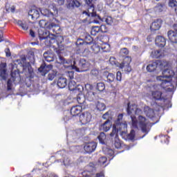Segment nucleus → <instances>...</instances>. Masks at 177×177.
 Returning a JSON list of instances; mask_svg holds the SVG:
<instances>
[{
	"instance_id": "f257e3e1",
	"label": "nucleus",
	"mask_w": 177,
	"mask_h": 177,
	"mask_svg": "<svg viewBox=\"0 0 177 177\" xmlns=\"http://www.w3.org/2000/svg\"><path fill=\"white\" fill-rule=\"evenodd\" d=\"M127 113L128 115H130L131 117V125L133 128H134V129H138L139 126L142 132L143 133H145V135H147L149 131V120L146 119V117L140 115L142 114V113H143L142 111V109H138L136 104H131V102H129L127 104ZM135 115H139L138 117V119Z\"/></svg>"
},
{
	"instance_id": "f03ea898",
	"label": "nucleus",
	"mask_w": 177,
	"mask_h": 177,
	"mask_svg": "<svg viewBox=\"0 0 177 177\" xmlns=\"http://www.w3.org/2000/svg\"><path fill=\"white\" fill-rule=\"evenodd\" d=\"M168 64L169 63L167 61L156 60L147 66V71H148V73H154V71H156L158 69L162 70L165 68V67H168Z\"/></svg>"
},
{
	"instance_id": "7ed1b4c3",
	"label": "nucleus",
	"mask_w": 177,
	"mask_h": 177,
	"mask_svg": "<svg viewBox=\"0 0 177 177\" xmlns=\"http://www.w3.org/2000/svg\"><path fill=\"white\" fill-rule=\"evenodd\" d=\"M77 55H80V56H84V53H88L89 50L88 49V46L86 45L85 41L82 39H77L76 41L75 48Z\"/></svg>"
},
{
	"instance_id": "20e7f679",
	"label": "nucleus",
	"mask_w": 177,
	"mask_h": 177,
	"mask_svg": "<svg viewBox=\"0 0 177 177\" xmlns=\"http://www.w3.org/2000/svg\"><path fill=\"white\" fill-rule=\"evenodd\" d=\"M74 64L72 66L73 70H75L77 73L81 71H88L89 70V62H88L85 59H80L79 61V67L75 66V62H73Z\"/></svg>"
},
{
	"instance_id": "39448f33",
	"label": "nucleus",
	"mask_w": 177,
	"mask_h": 177,
	"mask_svg": "<svg viewBox=\"0 0 177 177\" xmlns=\"http://www.w3.org/2000/svg\"><path fill=\"white\" fill-rule=\"evenodd\" d=\"M131 62H132V58L129 56H126L124 58L123 62L120 64V68H123L125 73H131V71H132Z\"/></svg>"
},
{
	"instance_id": "423d86ee",
	"label": "nucleus",
	"mask_w": 177,
	"mask_h": 177,
	"mask_svg": "<svg viewBox=\"0 0 177 177\" xmlns=\"http://www.w3.org/2000/svg\"><path fill=\"white\" fill-rule=\"evenodd\" d=\"M159 81H162L160 83V86L163 89H165L167 92H174L175 90V86L172 83V80H158Z\"/></svg>"
},
{
	"instance_id": "0eeeda50",
	"label": "nucleus",
	"mask_w": 177,
	"mask_h": 177,
	"mask_svg": "<svg viewBox=\"0 0 177 177\" xmlns=\"http://www.w3.org/2000/svg\"><path fill=\"white\" fill-rule=\"evenodd\" d=\"M164 78H174L175 84H177V75H175V72L171 69H165L162 72V76H158L157 80H164Z\"/></svg>"
},
{
	"instance_id": "6e6552de",
	"label": "nucleus",
	"mask_w": 177,
	"mask_h": 177,
	"mask_svg": "<svg viewBox=\"0 0 177 177\" xmlns=\"http://www.w3.org/2000/svg\"><path fill=\"white\" fill-rule=\"evenodd\" d=\"M124 118L123 113H120L118 115V119L115 121V125H117L118 128L119 129V131L121 132H124L127 128H128V124H127V122H122V118Z\"/></svg>"
},
{
	"instance_id": "1a4fd4ad",
	"label": "nucleus",
	"mask_w": 177,
	"mask_h": 177,
	"mask_svg": "<svg viewBox=\"0 0 177 177\" xmlns=\"http://www.w3.org/2000/svg\"><path fill=\"white\" fill-rule=\"evenodd\" d=\"M90 121H92V114H91L90 112H83L80 115V122L82 125H86V124H89Z\"/></svg>"
},
{
	"instance_id": "9d476101",
	"label": "nucleus",
	"mask_w": 177,
	"mask_h": 177,
	"mask_svg": "<svg viewBox=\"0 0 177 177\" xmlns=\"http://www.w3.org/2000/svg\"><path fill=\"white\" fill-rule=\"evenodd\" d=\"M97 146V144H96L95 142H88L84 146V150L86 151V153L91 154V153H93V151L96 150Z\"/></svg>"
},
{
	"instance_id": "9b49d317",
	"label": "nucleus",
	"mask_w": 177,
	"mask_h": 177,
	"mask_svg": "<svg viewBox=\"0 0 177 177\" xmlns=\"http://www.w3.org/2000/svg\"><path fill=\"white\" fill-rule=\"evenodd\" d=\"M162 26V19H155L150 26L151 31H158Z\"/></svg>"
},
{
	"instance_id": "f8f14e48",
	"label": "nucleus",
	"mask_w": 177,
	"mask_h": 177,
	"mask_svg": "<svg viewBox=\"0 0 177 177\" xmlns=\"http://www.w3.org/2000/svg\"><path fill=\"white\" fill-rule=\"evenodd\" d=\"M111 129V121L107 119L103 124L99 126L100 131H103V132H109Z\"/></svg>"
},
{
	"instance_id": "ddd939ff",
	"label": "nucleus",
	"mask_w": 177,
	"mask_h": 177,
	"mask_svg": "<svg viewBox=\"0 0 177 177\" xmlns=\"http://www.w3.org/2000/svg\"><path fill=\"white\" fill-rule=\"evenodd\" d=\"M155 44L158 48H164L167 44V39L162 36H157L155 39Z\"/></svg>"
},
{
	"instance_id": "4468645a",
	"label": "nucleus",
	"mask_w": 177,
	"mask_h": 177,
	"mask_svg": "<svg viewBox=\"0 0 177 177\" xmlns=\"http://www.w3.org/2000/svg\"><path fill=\"white\" fill-rule=\"evenodd\" d=\"M151 95L153 100H165V98L162 97V92L158 90L152 91Z\"/></svg>"
},
{
	"instance_id": "2eb2a0df",
	"label": "nucleus",
	"mask_w": 177,
	"mask_h": 177,
	"mask_svg": "<svg viewBox=\"0 0 177 177\" xmlns=\"http://www.w3.org/2000/svg\"><path fill=\"white\" fill-rule=\"evenodd\" d=\"M144 113L148 118L153 120V118H156V112L154 109H151L149 106H145L144 108Z\"/></svg>"
},
{
	"instance_id": "dca6fc26",
	"label": "nucleus",
	"mask_w": 177,
	"mask_h": 177,
	"mask_svg": "<svg viewBox=\"0 0 177 177\" xmlns=\"http://www.w3.org/2000/svg\"><path fill=\"white\" fill-rule=\"evenodd\" d=\"M167 37L170 41L172 42V44H177V30H169L167 32Z\"/></svg>"
},
{
	"instance_id": "f3484780",
	"label": "nucleus",
	"mask_w": 177,
	"mask_h": 177,
	"mask_svg": "<svg viewBox=\"0 0 177 177\" xmlns=\"http://www.w3.org/2000/svg\"><path fill=\"white\" fill-rule=\"evenodd\" d=\"M82 111V106L81 105L73 106L71 109V114L73 117H76V115H79L81 114Z\"/></svg>"
},
{
	"instance_id": "a211bd4d",
	"label": "nucleus",
	"mask_w": 177,
	"mask_h": 177,
	"mask_svg": "<svg viewBox=\"0 0 177 177\" xmlns=\"http://www.w3.org/2000/svg\"><path fill=\"white\" fill-rule=\"evenodd\" d=\"M47 28L53 31L54 34H59L60 32V26L53 22L49 23Z\"/></svg>"
},
{
	"instance_id": "6ab92c4d",
	"label": "nucleus",
	"mask_w": 177,
	"mask_h": 177,
	"mask_svg": "<svg viewBox=\"0 0 177 177\" xmlns=\"http://www.w3.org/2000/svg\"><path fill=\"white\" fill-rule=\"evenodd\" d=\"M28 15L30 16L32 20L39 19V10L37 8L30 9L28 12Z\"/></svg>"
},
{
	"instance_id": "aec40b11",
	"label": "nucleus",
	"mask_w": 177,
	"mask_h": 177,
	"mask_svg": "<svg viewBox=\"0 0 177 177\" xmlns=\"http://www.w3.org/2000/svg\"><path fill=\"white\" fill-rule=\"evenodd\" d=\"M165 56L164 50H155L151 52V57L153 59H161Z\"/></svg>"
},
{
	"instance_id": "412c9836",
	"label": "nucleus",
	"mask_w": 177,
	"mask_h": 177,
	"mask_svg": "<svg viewBox=\"0 0 177 177\" xmlns=\"http://www.w3.org/2000/svg\"><path fill=\"white\" fill-rule=\"evenodd\" d=\"M6 63H1L0 64V77H2V80H6L7 78L6 75Z\"/></svg>"
},
{
	"instance_id": "4be33fe9",
	"label": "nucleus",
	"mask_w": 177,
	"mask_h": 177,
	"mask_svg": "<svg viewBox=\"0 0 177 177\" xmlns=\"http://www.w3.org/2000/svg\"><path fill=\"white\" fill-rule=\"evenodd\" d=\"M57 85L60 89L64 88L65 86H67V79L66 77H60L57 80Z\"/></svg>"
},
{
	"instance_id": "5701e85b",
	"label": "nucleus",
	"mask_w": 177,
	"mask_h": 177,
	"mask_svg": "<svg viewBox=\"0 0 177 177\" xmlns=\"http://www.w3.org/2000/svg\"><path fill=\"white\" fill-rule=\"evenodd\" d=\"M50 68H52V65L46 66V64L44 63L39 68L38 71H39V73H43L44 74H48V73H49V71H50Z\"/></svg>"
},
{
	"instance_id": "b1692460",
	"label": "nucleus",
	"mask_w": 177,
	"mask_h": 177,
	"mask_svg": "<svg viewBox=\"0 0 177 177\" xmlns=\"http://www.w3.org/2000/svg\"><path fill=\"white\" fill-rule=\"evenodd\" d=\"M43 56L44 57V60L48 63H50V62H53L55 60V54L50 53V51L44 53Z\"/></svg>"
},
{
	"instance_id": "393cba45",
	"label": "nucleus",
	"mask_w": 177,
	"mask_h": 177,
	"mask_svg": "<svg viewBox=\"0 0 177 177\" xmlns=\"http://www.w3.org/2000/svg\"><path fill=\"white\" fill-rule=\"evenodd\" d=\"M39 37L41 41L44 39H48V38H50L49 37V32L46 30H39Z\"/></svg>"
},
{
	"instance_id": "a878e982",
	"label": "nucleus",
	"mask_w": 177,
	"mask_h": 177,
	"mask_svg": "<svg viewBox=\"0 0 177 177\" xmlns=\"http://www.w3.org/2000/svg\"><path fill=\"white\" fill-rule=\"evenodd\" d=\"M118 127L115 124L113 125L112 127V131L109 133L110 138L113 139L114 138L115 139L118 138Z\"/></svg>"
},
{
	"instance_id": "bb28decb",
	"label": "nucleus",
	"mask_w": 177,
	"mask_h": 177,
	"mask_svg": "<svg viewBox=\"0 0 177 177\" xmlns=\"http://www.w3.org/2000/svg\"><path fill=\"white\" fill-rule=\"evenodd\" d=\"M102 27L103 26H93L91 28V34L93 37L97 35L100 31L103 32V30H102Z\"/></svg>"
},
{
	"instance_id": "cd10ccee",
	"label": "nucleus",
	"mask_w": 177,
	"mask_h": 177,
	"mask_svg": "<svg viewBox=\"0 0 177 177\" xmlns=\"http://www.w3.org/2000/svg\"><path fill=\"white\" fill-rule=\"evenodd\" d=\"M106 138L107 137L106 136V133H104V132H101L97 136V139L101 145H106Z\"/></svg>"
},
{
	"instance_id": "c85d7f7f",
	"label": "nucleus",
	"mask_w": 177,
	"mask_h": 177,
	"mask_svg": "<svg viewBox=\"0 0 177 177\" xmlns=\"http://www.w3.org/2000/svg\"><path fill=\"white\" fill-rule=\"evenodd\" d=\"M62 5H64V0H57L55 3H52V6L54 10L57 12L58 6H62Z\"/></svg>"
},
{
	"instance_id": "c756f323",
	"label": "nucleus",
	"mask_w": 177,
	"mask_h": 177,
	"mask_svg": "<svg viewBox=\"0 0 177 177\" xmlns=\"http://www.w3.org/2000/svg\"><path fill=\"white\" fill-rule=\"evenodd\" d=\"M75 82L71 81L68 83V89L69 91H80V88L77 87Z\"/></svg>"
},
{
	"instance_id": "7c9ffc66",
	"label": "nucleus",
	"mask_w": 177,
	"mask_h": 177,
	"mask_svg": "<svg viewBox=\"0 0 177 177\" xmlns=\"http://www.w3.org/2000/svg\"><path fill=\"white\" fill-rule=\"evenodd\" d=\"M17 24L19 27H21L22 30H24V31L28 30V24H27L26 21L19 20Z\"/></svg>"
},
{
	"instance_id": "2f4dec72",
	"label": "nucleus",
	"mask_w": 177,
	"mask_h": 177,
	"mask_svg": "<svg viewBox=\"0 0 177 177\" xmlns=\"http://www.w3.org/2000/svg\"><path fill=\"white\" fill-rule=\"evenodd\" d=\"M96 109L99 111H104V110H106V104H104L103 102H97Z\"/></svg>"
},
{
	"instance_id": "473e14b6",
	"label": "nucleus",
	"mask_w": 177,
	"mask_h": 177,
	"mask_svg": "<svg viewBox=\"0 0 177 177\" xmlns=\"http://www.w3.org/2000/svg\"><path fill=\"white\" fill-rule=\"evenodd\" d=\"M155 9L156 12L161 13V12H164V10L165 9V4L158 3L155 7Z\"/></svg>"
},
{
	"instance_id": "72a5a7b5",
	"label": "nucleus",
	"mask_w": 177,
	"mask_h": 177,
	"mask_svg": "<svg viewBox=\"0 0 177 177\" xmlns=\"http://www.w3.org/2000/svg\"><path fill=\"white\" fill-rule=\"evenodd\" d=\"M95 92L93 91H88L87 94H86V97L87 100H88V102H93V100H95Z\"/></svg>"
},
{
	"instance_id": "f704fd0d",
	"label": "nucleus",
	"mask_w": 177,
	"mask_h": 177,
	"mask_svg": "<svg viewBox=\"0 0 177 177\" xmlns=\"http://www.w3.org/2000/svg\"><path fill=\"white\" fill-rule=\"evenodd\" d=\"M97 42H102L101 45L107 44V37L104 35H100L97 37Z\"/></svg>"
},
{
	"instance_id": "c9c22d12",
	"label": "nucleus",
	"mask_w": 177,
	"mask_h": 177,
	"mask_svg": "<svg viewBox=\"0 0 177 177\" xmlns=\"http://www.w3.org/2000/svg\"><path fill=\"white\" fill-rule=\"evenodd\" d=\"M91 50L93 51V53H95V55H97V53H99V52H101V48L97 44H94L92 45Z\"/></svg>"
},
{
	"instance_id": "e433bc0d",
	"label": "nucleus",
	"mask_w": 177,
	"mask_h": 177,
	"mask_svg": "<svg viewBox=\"0 0 177 177\" xmlns=\"http://www.w3.org/2000/svg\"><path fill=\"white\" fill-rule=\"evenodd\" d=\"M106 89V84L103 82H99L97 84L96 90L99 92H103Z\"/></svg>"
},
{
	"instance_id": "4c0bfd02",
	"label": "nucleus",
	"mask_w": 177,
	"mask_h": 177,
	"mask_svg": "<svg viewBox=\"0 0 177 177\" xmlns=\"http://www.w3.org/2000/svg\"><path fill=\"white\" fill-rule=\"evenodd\" d=\"M77 102L79 104H84L85 103V96L82 94H78L77 95Z\"/></svg>"
},
{
	"instance_id": "58836bf2",
	"label": "nucleus",
	"mask_w": 177,
	"mask_h": 177,
	"mask_svg": "<svg viewBox=\"0 0 177 177\" xmlns=\"http://www.w3.org/2000/svg\"><path fill=\"white\" fill-rule=\"evenodd\" d=\"M114 81H115V75L113 73H109L106 77V82L111 84V82H114Z\"/></svg>"
},
{
	"instance_id": "ea45409f",
	"label": "nucleus",
	"mask_w": 177,
	"mask_h": 177,
	"mask_svg": "<svg viewBox=\"0 0 177 177\" xmlns=\"http://www.w3.org/2000/svg\"><path fill=\"white\" fill-rule=\"evenodd\" d=\"M11 77H12V79L13 80V82L16 81V80H19L20 77V73H19V72L15 71L14 72H12L11 73Z\"/></svg>"
},
{
	"instance_id": "a19ab883",
	"label": "nucleus",
	"mask_w": 177,
	"mask_h": 177,
	"mask_svg": "<svg viewBox=\"0 0 177 177\" xmlns=\"http://www.w3.org/2000/svg\"><path fill=\"white\" fill-rule=\"evenodd\" d=\"M25 68H28V71L29 74L32 75L34 73V69H32V66H31V64L30 62L26 63L24 65Z\"/></svg>"
},
{
	"instance_id": "79ce46f5",
	"label": "nucleus",
	"mask_w": 177,
	"mask_h": 177,
	"mask_svg": "<svg viewBox=\"0 0 177 177\" xmlns=\"http://www.w3.org/2000/svg\"><path fill=\"white\" fill-rule=\"evenodd\" d=\"M51 41H55L56 44L58 46H60V44H62V42H63V41H64V39H63V37L59 36V37H57L55 39V38H52L50 39Z\"/></svg>"
},
{
	"instance_id": "37998d69",
	"label": "nucleus",
	"mask_w": 177,
	"mask_h": 177,
	"mask_svg": "<svg viewBox=\"0 0 177 177\" xmlns=\"http://www.w3.org/2000/svg\"><path fill=\"white\" fill-rule=\"evenodd\" d=\"M84 41V44H86V46L91 45V44L93 42V38H92L91 35H86Z\"/></svg>"
},
{
	"instance_id": "c03bdc74",
	"label": "nucleus",
	"mask_w": 177,
	"mask_h": 177,
	"mask_svg": "<svg viewBox=\"0 0 177 177\" xmlns=\"http://www.w3.org/2000/svg\"><path fill=\"white\" fill-rule=\"evenodd\" d=\"M114 146L115 149H121L122 144H121V140H120L119 138H115Z\"/></svg>"
},
{
	"instance_id": "a18cd8bd",
	"label": "nucleus",
	"mask_w": 177,
	"mask_h": 177,
	"mask_svg": "<svg viewBox=\"0 0 177 177\" xmlns=\"http://www.w3.org/2000/svg\"><path fill=\"white\" fill-rule=\"evenodd\" d=\"M120 55L122 56H128L129 55V50L127 48H123L120 49Z\"/></svg>"
},
{
	"instance_id": "49530a36",
	"label": "nucleus",
	"mask_w": 177,
	"mask_h": 177,
	"mask_svg": "<svg viewBox=\"0 0 177 177\" xmlns=\"http://www.w3.org/2000/svg\"><path fill=\"white\" fill-rule=\"evenodd\" d=\"M39 24L42 28H48V26H49V24L45 20H40Z\"/></svg>"
},
{
	"instance_id": "de8ad7c7",
	"label": "nucleus",
	"mask_w": 177,
	"mask_h": 177,
	"mask_svg": "<svg viewBox=\"0 0 177 177\" xmlns=\"http://www.w3.org/2000/svg\"><path fill=\"white\" fill-rule=\"evenodd\" d=\"M105 162H107V158L102 156L98 159V164L100 165H104Z\"/></svg>"
},
{
	"instance_id": "09e8293b",
	"label": "nucleus",
	"mask_w": 177,
	"mask_h": 177,
	"mask_svg": "<svg viewBox=\"0 0 177 177\" xmlns=\"http://www.w3.org/2000/svg\"><path fill=\"white\" fill-rule=\"evenodd\" d=\"M13 80L12 79H8L7 82V91H12V86L13 85Z\"/></svg>"
},
{
	"instance_id": "8fccbe9b",
	"label": "nucleus",
	"mask_w": 177,
	"mask_h": 177,
	"mask_svg": "<svg viewBox=\"0 0 177 177\" xmlns=\"http://www.w3.org/2000/svg\"><path fill=\"white\" fill-rule=\"evenodd\" d=\"M109 44H102L101 46V52H109Z\"/></svg>"
},
{
	"instance_id": "3c124183",
	"label": "nucleus",
	"mask_w": 177,
	"mask_h": 177,
	"mask_svg": "<svg viewBox=\"0 0 177 177\" xmlns=\"http://www.w3.org/2000/svg\"><path fill=\"white\" fill-rule=\"evenodd\" d=\"M169 6H170V8H177L176 0H169Z\"/></svg>"
},
{
	"instance_id": "603ef678",
	"label": "nucleus",
	"mask_w": 177,
	"mask_h": 177,
	"mask_svg": "<svg viewBox=\"0 0 177 177\" xmlns=\"http://www.w3.org/2000/svg\"><path fill=\"white\" fill-rule=\"evenodd\" d=\"M66 76L69 80H73L74 79V71H68L66 73Z\"/></svg>"
},
{
	"instance_id": "864d4df0",
	"label": "nucleus",
	"mask_w": 177,
	"mask_h": 177,
	"mask_svg": "<svg viewBox=\"0 0 177 177\" xmlns=\"http://www.w3.org/2000/svg\"><path fill=\"white\" fill-rule=\"evenodd\" d=\"M129 139L130 140H133L135 139V130H131L130 133L128 136Z\"/></svg>"
},
{
	"instance_id": "5fc2aeb1",
	"label": "nucleus",
	"mask_w": 177,
	"mask_h": 177,
	"mask_svg": "<svg viewBox=\"0 0 177 177\" xmlns=\"http://www.w3.org/2000/svg\"><path fill=\"white\" fill-rule=\"evenodd\" d=\"M85 88H86V90L87 91V92H91V91H92V89H93V86L90 84H85Z\"/></svg>"
},
{
	"instance_id": "6e6d98bb",
	"label": "nucleus",
	"mask_w": 177,
	"mask_h": 177,
	"mask_svg": "<svg viewBox=\"0 0 177 177\" xmlns=\"http://www.w3.org/2000/svg\"><path fill=\"white\" fill-rule=\"evenodd\" d=\"M116 80L117 81L121 82V80H122V73L121 72L118 71L116 73Z\"/></svg>"
},
{
	"instance_id": "4d7b16f0",
	"label": "nucleus",
	"mask_w": 177,
	"mask_h": 177,
	"mask_svg": "<svg viewBox=\"0 0 177 177\" xmlns=\"http://www.w3.org/2000/svg\"><path fill=\"white\" fill-rule=\"evenodd\" d=\"M91 75H94V77H97V75H99V71L97 69H93L91 71Z\"/></svg>"
},
{
	"instance_id": "13d9d810",
	"label": "nucleus",
	"mask_w": 177,
	"mask_h": 177,
	"mask_svg": "<svg viewBox=\"0 0 177 177\" xmlns=\"http://www.w3.org/2000/svg\"><path fill=\"white\" fill-rule=\"evenodd\" d=\"M109 62L111 63V64L114 65V64H117V59H115V57H111L109 58Z\"/></svg>"
},
{
	"instance_id": "bf43d9fd",
	"label": "nucleus",
	"mask_w": 177,
	"mask_h": 177,
	"mask_svg": "<svg viewBox=\"0 0 177 177\" xmlns=\"http://www.w3.org/2000/svg\"><path fill=\"white\" fill-rule=\"evenodd\" d=\"M91 177H104V172L100 171L92 176Z\"/></svg>"
},
{
	"instance_id": "052dcab7",
	"label": "nucleus",
	"mask_w": 177,
	"mask_h": 177,
	"mask_svg": "<svg viewBox=\"0 0 177 177\" xmlns=\"http://www.w3.org/2000/svg\"><path fill=\"white\" fill-rule=\"evenodd\" d=\"M106 154H108V156H110L111 157H113V156H114V151H113V149H106Z\"/></svg>"
},
{
	"instance_id": "680f3d73",
	"label": "nucleus",
	"mask_w": 177,
	"mask_h": 177,
	"mask_svg": "<svg viewBox=\"0 0 177 177\" xmlns=\"http://www.w3.org/2000/svg\"><path fill=\"white\" fill-rule=\"evenodd\" d=\"M5 53H6V57H10L12 56V53H10V49L6 48Z\"/></svg>"
},
{
	"instance_id": "e2e57ef3",
	"label": "nucleus",
	"mask_w": 177,
	"mask_h": 177,
	"mask_svg": "<svg viewBox=\"0 0 177 177\" xmlns=\"http://www.w3.org/2000/svg\"><path fill=\"white\" fill-rule=\"evenodd\" d=\"M87 167L88 168H91V171H93V169H95V164L93 162H90Z\"/></svg>"
},
{
	"instance_id": "0e129e2a",
	"label": "nucleus",
	"mask_w": 177,
	"mask_h": 177,
	"mask_svg": "<svg viewBox=\"0 0 177 177\" xmlns=\"http://www.w3.org/2000/svg\"><path fill=\"white\" fill-rule=\"evenodd\" d=\"M110 114L109 113V112L105 113L103 115H102V118L104 120H107V118H109L110 116Z\"/></svg>"
},
{
	"instance_id": "69168bd1",
	"label": "nucleus",
	"mask_w": 177,
	"mask_h": 177,
	"mask_svg": "<svg viewBox=\"0 0 177 177\" xmlns=\"http://www.w3.org/2000/svg\"><path fill=\"white\" fill-rule=\"evenodd\" d=\"M48 80L50 81H53V80L55 79V75H53V74H48Z\"/></svg>"
},
{
	"instance_id": "338daca9",
	"label": "nucleus",
	"mask_w": 177,
	"mask_h": 177,
	"mask_svg": "<svg viewBox=\"0 0 177 177\" xmlns=\"http://www.w3.org/2000/svg\"><path fill=\"white\" fill-rule=\"evenodd\" d=\"M59 59L60 63H62L63 64H64V63H66V59H64V57L59 55Z\"/></svg>"
},
{
	"instance_id": "774afa93",
	"label": "nucleus",
	"mask_w": 177,
	"mask_h": 177,
	"mask_svg": "<svg viewBox=\"0 0 177 177\" xmlns=\"http://www.w3.org/2000/svg\"><path fill=\"white\" fill-rule=\"evenodd\" d=\"M30 35L32 38H35V32L32 29L30 30Z\"/></svg>"
}]
</instances>
